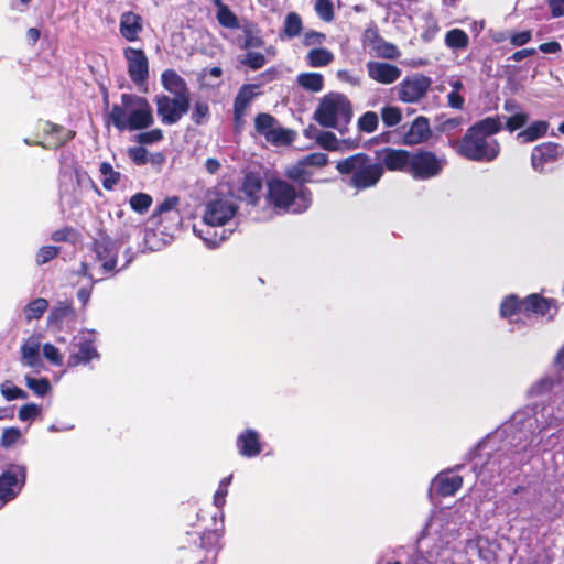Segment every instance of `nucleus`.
Here are the masks:
<instances>
[{
	"label": "nucleus",
	"mask_w": 564,
	"mask_h": 564,
	"mask_svg": "<svg viewBox=\"0 0 564 564\" xmlns=\"http://www.w3.org/2000/svg\"><path fill=\"white\" fill-rule=\"evenodd\" d=\"M541 419L547 416V420L541 421L538 413L533 409L527 408L516 412L511 420L505 424L503 432L512 433V445L514 452L512 457H505L499 460V465L503 469L509 470L511 466L516 467L527 463L530 457L538 454V451L531 447L532 436L536 430L542 431L551 426H556L561 422V417L553 415L552 410L543 408L540 413Z\"/></svg>",
	"instance_id": "obj_1"
},
{
	"label": "nucleus",
	"mask_w": 564,
	"mask_h": 564,
	"mask_svg": "<svg viewBox=\"0 0 564 564\" xmlns=\"http://www.w3.org/2000/svg\"><path fill=\"white\" fill-rule=\"evenodd\" d=\"M238 204L232 194H217L210 199L203 215L202 227L194 225L193 231L208 248H216L228 238L226 225L237 214Z\"/></svg>",
	"instance_id": "obj_2"
},
{
	"label": "nucleus",
	"mask_w": 564,
	"mask_h": 564,
	"mask_svg": "<svg viewBox=\"0 0 564 564\" xmlns=\"http://www.w3.org/2000/svg\"><path fill=\"white\" fill-rule=\"evenodd\" d=\"M112 124L120 131L142 130L153 123L152 107L140 96L123 94L121 105H115L109 113Z\"/></svg>",
	"instance_id": "obj_3"
},
{
	"label": "nucleus",
	"mask_w": 564,
	"mask_h": 564,
	"mask_svg": "<svg viewBox=\"0 0 564 564\" xmlns=\"http://www.w3.org/2000/svg\"><path fill=\"white\" fill-rule=\"evenodd\" d=\"M352 115V105L348 97L332 91L319 99L313 118L319 126L336 129L344 133L351 121Z\"/></svg>",
	"instance_id": "obj_4"
},
{
	"label": "nucleus",
	"mask_w": 564,
	"mask_h": 564,
	"mask_svg": "<svg viewBox=\"0 0 564 564\" xmlns=\"http://www.w3.org/2000/svg\"><path fill=\"white\" fill-rule=\"evenodd\" d=\"M336 169L343 175H347V184L357 191L375 186L383 174L381 163L372 162L371 159L358 153L345 160L338 161Z\"/></svg>",
	"instance_id": "obj_5"
},
{
	"label": "nucleus",
	"mask_w": 564,
	"mask_h": 564,
	"mask_svg": "<svg viewBox=\"0 0 564 564\" xmlns=\"http://www.w3.org/2000/svg\"><path fill=\"white\" fill-rule=\"evenodd\" d=\"M268 199L274 207L300 214L312 204V193L303 185L294 186L286 181L272 178L268 182Z\"/></svg>",
	"instance_id": "obj_6"
},
{
	"label": "nucleus",
	"mask_w": 564,
	"mask_h": 564,
	"mask_svg": "<svg viewBox=\"0 0 564 564\" xmlns=\"http://www.w3.org/2000/svg\"><path fill=\"white\" fill-rule=\"evenodd\" d=\"M456 152L470 161L491 162L500 153V144L496 139L486 138L468 129L460 141L452 142Z\"/></svg>",
	"instance_id": "obj_7"
},
{
	"label": "nucleus",
	"mask_w": 564,
	"mask_h": 564,
	"mask_svg": "<svg viewBox=\"0 0 564 564\" xmlns=\"http://www.w3.org/2000/svg\"><path fill=\"white\" fill-rule=\"evenodd\" d=\"M256 131L274 145L290 144L293 132L279 126L276 119L269 113H259L254 119Z\"/></svg>",
	"instance_id": "obj_8"
},
{
	"label": "nucleus",
	"mask_w": 564,
	"mask_h": 564,
	"mask_svg": "<svg viewBox=\"0 0 564 564\" xmlns=\"http://www.w3.org/2000/svg\"><path fill=\"white\" fill-rule=\"evenodd\" d=\"M158 115L164 124L176 123L189 109V96H174L171 98L165 95L155 97Z\"/></svg>",
	"instance_id": "obj_9"
},
{
	"label": "nucleus",
	"mask_w": 564,
	"mask_h": 564,
	"mask_svg": "<svg viewBox=\"0 0 564 564\" xmlns=\"http://www.w3.org/2000/svg\"><path fill=\"white\" fill-rule=\"evenodd\" d=\"M445 164L444 158L430 151H421L411 158L410 172L415 178L427 180L438 175Z\"/></svg>",
	"instance_id": "obj_10"
},
{
	"label": "nucleus",
	"mask_w": 564,
	"mask_h": 564,
	"mask_svg": "<svg viewBox=\"0 0 564 564\" xmlns=\"http://www.w3.org/2000/svg\"><path fill=\"white\" fill-rule=\"evenodd\" d=\"M431 84V78L422 74L405 77L397 87L398 98L405 104L419 102L427 94Z\"/></svg>",
	"instance_id": "obj_11"
},
{
	"label": "nucleus",
	"mask_w": 564,
	"mask_h": 564,
	"mask_svg": "<svg viewBox=\"0 0 564 564\" xmlns=\"http://www.w3.org/2000/svg\"><path fill=\"white\" fill-rule=\"evenodd\" d=\"M120 245L111 238L101 236L94 242L96 260L100 263L98 273L100 276L111 273L117 265V256Z\"/></svg>",
	"instance_id": "obj_12"
},
{
	"label": "nucleus",
	"mask_w": 564,
	"mask_h": 564,
	"mask_svg": "<svg viewBox=\"0 0 564 564\" xmlns=\"http://www.w3.org/2000/svg\"><path fill=\"white\" fill-rule=\"evenodd\" d=\"M25 471L21 467H11L0 475V508L12 500L21 490Z\"/></svg>",
	"instance_id": "obj_13"
},
{
	"label": "nucleus",
	"mask_w": 564,
	"mask_h": 564,
	"mask_svg": "<svg viewBox=\"0 0 564 564\" xmlns=\"http://www.w3.org/2000/svg\"><path fill=\"white\" fill-rule=\"evenodd\" d=\"M128 63V72L131 80L135 84H142L149 76L148 58L142 50L127 47L123 52Z\"/></svg>",
	"instance_id": "obj_14"
},
{
	"label": "nucleus",
	"mask_w": 564,
	"mask_h": 564,
	"mask_svg": "<svg viewBox=\"0 0 564 564\" xmlns=\"http://www.w3.org/2000/svg\"><path fill=\"white\" fill-rule=\"evenodd\" d=\"M563 154L564 150L558 143L545 142L539 144L532 150V169L539 173H542L546 164L557 161L563 156Z\"/></svg>",
	"instance_id": "obj_15"
},
{
	"label": "nucleus",
	"mask_w": 564,
	"mask_h": 564,
	"mask_svg": "<svg viewBox=\"0 0 564 564\" xmlns=\"http://www.w3.org/2000/svg\"><path fill=\"white\" fill-rule=\"evenodd\" d=\"M366 69L369 78L382 85H391L402 75V70L397 65L386 62L369 61Z\"/></svg>",
	"instance_id": "obj_16"
},
{
	"label": "nucleus",
	"mask_w": 564,
	"mask_h": 564,
	"mask_svg": "<svg viewBox=\"0 0 564 564\" xmlns=\"http://www.w3.org/2000/svg\"><path fill=\"white\" fill-rule=\"evenodd\" d=\"M462 522V516L456 509L444 508L435 512L429 523L426 524L427 530H434L440 532L444 530L446 532H456L458 524Z\"/></svg>",
	"instance_id": "obj_17"
},
{
	"label": "nucleus",
	"mask_w": 564,
	"mask_h": 564,
	"mask_svg": "<svg viewBox=\"0 0 564 564\" xmlns=\"http://www.w3.org/2000/svg\"><path fill=\"white\" fill-rule=\"evenodd\" d=\"M259 86L257 85H243L234 101V120L236 127H240L243 124V119L247 112V109L251 105L254 97L258 95Z\"/></svg>",
	"instance_id": "obj_18"
},
{
	"label": "nucleus",
	"mask_w": 564,
	"mask_h": 564,
	"mask_svg": "<svg viewBox=\"0 0 564 564\" xmlns=\"http://www.w3.org/2000/svg\"><path fill=\"white\" fill-rule=\"evenodd\" d=\"M432 137L430 120L424 116L416 117L409 130L403 135V143L406 145H416L427 142Z\"/></svg>",
	"instance_id": "obj_19"
},
{
	"label": "nucleus",
	"mask_w": 564,
	"mask_h": 564,
	"mask_svg": "<svg viewBox=\"0 0 564 564\" xmlns=\"http://www.w3.org/2000/svg\"><path fill=\"white\" fill-rule=\"evenodd\" d=\"M75 345L78 347V351L70 355L68 360L69 366L75 367L80 364H87L91 359L99 357L94 346L93 334L90 332L79 337Z\"/></svg>",
	"instance_id": "obj_20"
},
{
	"label": "nucleus",
	"mask_w": 564,
	"mask_h": 564,
	"mask_svg": "<svg viewBox=\"0 0 564 564\" xmlns=\"http://www.w3.org/2000/svg\"><path fill=\"white\" fill-rule=\"evenodd\" d=\"M378 156L381 161V165L384 164V166L391 171H401L408 165L410 166L411 158L405 150L387 148L378 152Z\"/></svg>",
	"instance_id": "obj_21"
},
{
	"label": "nucleus",
	"mask_w": 564,
	"mask_h": 564,
	"mask_svg": "<svg viewBox=\"0 0 564 564\" xmlns=\"http://www.w3.org/2000/svg\"><path fill=\"white\" fill-rule=\"evenodd\" d=\"M142 18L131 11L123 12L120 17V33L129 42L138 40L142 31Z\"/></svg>",
	"instance_id": "obj_22"
},
{
	"label": "nucleus",
	"mask_w": 564,
	"mask_h": 564,
	"mask_svg": "<svg viewBox=\"0 0 564 564\" xmlns=\"http://www.w3.org/2000/svg\"><path fill=\"white\" fill-rule=\"evenodd\" d=\"M463 485V478L459 475L442 473L438 474L432 487L442 496H453Z\"/></svg>",
	"instance_id": "obj_23"
},
{
	"label": "nucleus",
	"mask_w": 564,
	"mask_h": 564,
	"mask_svg": "<svg viewBox=\"0 0 564 564\" xmlns=\"http://www.w3.org/2000/svg\"><path fill=\"white\" fill-rule=\"evenodd\" d=\"M40 346V337L35 335L29 337L23 343L21 346V359L25 366L31 368L41 367Z\"/></svg>",
	"instance_id": "obj_24"
},
{
	"label": "nucleus",
	"mask_w": 564,
	"mask_h": 564,
	"mask_svg": "<svg viewBox=\"0 0 564 564\" xmlns=\"http://www.w3.org/2000/svg\"><path fill=\"white\" fill-rule=\"evenodd\" d=\"M237 447L239 453L246 457H253L260 454L261 446L257 432L247 430L245 433L240 434L237 438Z\"/></svg>",
	"instance_id": "obj_25"
},
{
	"label": "nucleus",
	"mask_w": 564,
	"mask_h": 564,
	"mask_svg": "<svg viewBox=\"0 0 564 564\" xmlns=\"http://www.w3.org/2000/svg\"><path fill=\"white\" fill-rule=\"evenodd\" d=\"M552 308L556 311L554 301L541 297L539 294H531L523 301V312L525 313L544 316L551 314Z\"/></svg>",
	"instance_id": "obj_26"
},
{
	"label": "nucleus",
	"mask_w": 564,
	"mask_h": 564,
	"mask_svg": "<svg viewBox=\"0 0 564 564\" xmlns=\"http://www.w3.org/2000/svg\"><path fill=\"white\" fill-rule=\"evenodd\" d=\"M161 80L163 87L174 96H189L185 80L176 72H163Z\"/></svg>",
	"instance_id": "obj_27"
},
{
	"label": "nucleus",
	"mask_w": 564,
	"mask_h": 564,
	"mask_svg": "<svg viewBox=\"0 0 564 564\" xmlns=\"http://www.w3.org/2000/svg\"><path fill=\"white\" fill-rule=\"evenodd\" d=\"M451 91L447 94V106L460 110L465 105V97L462 94L465 89L463 80L458 76H451L447 79Z\"/></svg>",
	"instance_id": "obj_28"
},
{
	"label": "nucleus",
	"mask_w": 564,
	"mask_h": 564,
	"mask_svg": "<svg viewBox=\"0 0 564 564\" xmlns=\"http://www.w3.org/2000/svg\"><path fill=\"white\" fill-rule=\"evenodd\" d=\"M47 128L48 137L44 141V147L46 148H56L74 137V132L70 130H66L59 126L52 124L50 122L45 123Z\"/></svg>",
	"instance_id": "obj_29"
},
{
	"label": "nucleus",
	"mask_w": 564,
	"mask_h": 564,
	"mask_svg": "<svg viewBox=\"0 0 564 564\" xmlns=\"http://www.w3.org/2000/svg\"><path fill=\"white\" fill-rule=\"evenodd\" d=\"M303 30L302 18L296 12H289L285 15L283 28L280 33L281 40H292L301 34Z\"/></svg>",
	"instance_id": "obj_30"
},
{
	"label": "nucleus",
	"mask_w": 564,
	"mask_h": 564,
	"mask_svg": "<svg viewBox=\"0 0 564 564\" xmlns=\"http://www.w3.org/2000/svg\"><path fill=\"white\" fill-rule=\"evenodd\" d=\"M547 130H549L547 121H543V120L534 121L528 128L520 131L517 134V139L521 143H530V142H533V141L546 135Z\"/></svg>",
	"instance_id": "obj_31"
},
{
	"label": "nucleus",
	"mask_w": 564,
	"mask_h": 564,
	"mask_svg": "<svg viewBox=\"0 0 564 564\" xmlns=\"http://www.w3.org/2000/svg\"><path fill=\"white\" fill-rule=\"evenodd\" d=\"M317 144L328 151H343L350 149L352 143L348 140H338L333 132L322 131L316 135Z\"/></svg>",
	"instance_id": "obj_32"
},
{
	"label": "nucleus",
	"mask_w": 564,
	"mask_h": 564,
	"mask_svg": "<svg viewBox=\"0 0 564 564\" xmlns=\"http://www.w3.org/2000/svg\"><path fill=\"white\" fill-rule=\"evenodd\" d=\"M78 274L86 276L89 280V286H82L77 291V299L82 303L83 306H86L89 302L93 286L97 281L102 280V276L95 278L94 268L89 267L87 263H82Z\"/></svg>",
	"instance_id": "obj_33"
},
{
	"label": "nucleus",
	"mask_w": 564,
	"mask_h": 564,
	"mask_svg": "<svg viewBox=\"0 0 564 564\" xmlns=\"http://www.w3.org/2000/svg\"><path fill=\"white\" fill-rule=\"evenodd\" d=\"M217 9L216 19L218 23L227 29H239V20L237 15L221 0H212Z\"/></svg>",
	"instance_id": "obj_34"
},
{
	"label": "nucleus",
	"mask_w": 564,
	"mask_h": 564,
	"mask_svg": "<svg viewBox=\"0 0 564 564\" xmlns=\"http://www.w3.org/2000/svg\"><path fill=\"white\" fill-rule=\"evenodd\" d=\"M470 129L475 132L490 138L502 129V119L499 116L487 117L474 123Z\"/></svg>",
	"instance_id": "obj_35"
},
{
	"label": "nucleus",
	"mask_w": 564,
	"mask_h": 564,
	"mask_svg": "<svg viewBox=\"0 0 564 564\" xmlns=\"http://www.w3.org/2000/svg\"><path fill=\"white\" fill-rule=\"evenodd\" d=\"M76 316L75 310L70 302H59L57 303L47 317V322L50 325H59L64 319L70 318L74 319Z\"/></svg>",
	"instance_id": "obj_36"
},
{
	"label": "nucleus",
	"mask_w": 564,
	"mask_h": 564,
	"mask_svg": "<svg viewBox=\"0 0 564 564\" xmlns=\"http://www.w3.org/2000/svg\"><path fill=\"white\" fill-rule=\"evenodd\" d=\"M305 59L311 67H325L334 61V54L327 48L316 47L307 53Z\"/></svg>",
	"instance_id": "obj_37"
},
{
	"label": "nucleus",
	"mask_w": 564,
	"mask_h": 564,
	"mask_svg": "<svg viewBox=\"0 0 564 564\" xmlns=\"http://www.w3.org/2000/svg\"><path fill=\"white\" fill-rule=\"evenodd\" d=\"M445 45L452 51L465 50L469 44V36L462 29H452L445 34Z\"/></svg>",
	"instance_id": "obj_38"
},
{
	"label": "nucleus",
	"mask_w": 564,
	"mask_h": 564,
	"mask_svg": "<svg viewBox=\"0 0 564 564\" xmlns=\"http://www.w3.org/2000/svg\"><path fill=\"white\" fill-rule=\"evenodd\" d=\"M417 28L421 31V39L424 42H431L440 31L436 19L429 12L422 14V24Z\"/></svg>",
	"instance_id": "obj_39"
},
{
	"label": "nucleus",
	"mask_w": 564,
	"mask_h": 564,
	"mask_svg": "<svg viewBox=\"0 0 564 564\" xmlns=\"http://www.w3.org/2000/svg\"><path fill=\"white\" fill-rule=\"evenodd\" d=\"M297 84L306 90L318 93L324 87V77L318 73H302L297 76Z\"/></svg>",
	"instance_id": "obj_40"
},
{
	"label": "nucleus",
	"mask_w": 564,
	"mask_h": 564,
	"mask_svg": "<svg viewBox=\"0 0 564 564\" xmlns=\"http://www.w3.org/2000/svg\"><path fill=\"white\" fill-rule=\"evenodd\" d=\"M262 189L261 178L254 174L246 175L242 184L243 193L250 198L252 203H256L259 194Z\"/></svg>",
	"instance_id": "obj_41"
},
{
	"label": "nucleus",
	"mask_w": 564,
	"mask_h": 564,
	"mask_svg": "<svg viewBox=\"0 0 564 564\" xmlns=\"http://www.w3.org/2000/svg\"><path fill=\"white\" fill-rule=\"evenodd\" d=\"M243 37L239 41V46L243 50L257 48L263 45V41L260 37L258 31L252 25H245L242 28Z\"/></svg>",
	"instance_id": "obj_42"
},
{
	"label": "nucleus",
	"mask_w": 564,
	"mask_h": 564,
	"mask_svg": "<svg viewBox=\"0 0 564 564\" xmlns=\"http://www.w3.org/2000/svg\"><path fill=\"white\" fill-rule=\"evenodd\" d=\"M47 307H48V302L43 297H37V299L33 300L32 302H30L24 307V311H23L24 316L28 322H31L33 319H39L42 317V315L47 310Z\"/></svg>",
	"instance_id": "obj_43"
},
{
	"label": "nucleus",
	"mask_w": 564,
	"mask_h": 564,
	"mask_svg": "<svg viewBox=\"0 0 564 564\" xmlns=\"http://www.w3.org/2000/svg\"><path fill=\"white\" fill-rule=\"evenodd\" d=\"M371 54L384 59H397L401 56V51L392 43L383 39L375 46Z\"/></svg>",
	"instance_id": "obj_44"
},
{
	"label": "nucleus",
	"mask_w": 564,
	"mask_h": 564,
	"mask_svg": "<svg viewBox=\"0 0 564 564\" xmlns=\"http://www.w3.org/2000/svg\"><path fill=\"white\" fill-rule=\"evenodd\" d=\"M313 173L303 163L297 161L296 164L286 170V176L303 185L311 181Z\"/></svg>",
	"instance_id": "obj_45"
},
{
	"label": "nucleus",
	"mask_w": 564,
	"mask_h": 564,
	"mask_svg": "<svg viewBox=\"0 0 564 564\" xmlns=\"http://www.w3.org/2000/svg\"><path fill=\"white\" fill-rule=\"evenodd\" d=\"M102 176V185L106 189H112L120 180V173L115 171L110 163L102 162L99 166Z\"/></svg>",
	"instance_id": "obj_46"
},
{
	"label": "nucleus",
	"mask_w": 564,
	"mask_h": 564,
	"mask_svg": "<svg viewBox=\"0 0 564 564\" xmlns=\"http://www.w3.org/2000/svg\"><path fill=\"white\" fill-rule=\"evenodd\" d=\"M521 312H523V301L519 302L517 296L510 295L502 301L500 306L502 317H512Z\"/></svg>",
	"instance_id": "obj_47"
},
{
	"label": "nucleus",
	"mask_w": 564,
	"mask_h": 564,
	"mask_svg": "<svg viewBox=\"0 0 564 564\" xmlns=\"http://www.w3.org/2000/svg\"><path fill=\"white\" fill-rule=\"evenodd\" d=\"M0 392L7 401L24 400L28 398V393L21 388L14 386L11 381H4L0 387Z\"/></svg>",
	"instance_id": "obj_48"
},
{
	"label": "nucleus",
	"mask_w": 564,
	"mask_h": 564,
	"mask_svg": "<svg viewBox=\"0 0 564 564\" xmlns=\"http://www.w3.org/2000/svg\"><path fill=\"white\" fill-rule=\"evenodd\" d=\"M381 118L387 127H394L402 120V111L395 106H386L381 109Z\"/></svg>",
	"instance_id": "obj_49"
},
{
	"label": "nucleus",
	"mask_w": 564,
	"mask_h": 564,
	"mask_svg": "<svg viewBox=\"0 0 564 564\" xmlns=\"http://www.w3.org/2000/svg\"><path fill=\"white\" fill-rule=\"evenodd\" d=\"M378 122V115L373 111H367L358 119V128L365 133H372L376 131Z\"/></svg>",
	"instance_id": "obj_50"
},
{
	"label": "nucleus",
	"mask_w": 564,
	"mask_h": 564,
	"mask_svg": "<svg viewBox=\"0 0 564 564\" xmlns=\"http://www.w3.org/2000/svg\"><path fill=\"white\" fill-rule=\"evenodd\" d=\"M25 383L39 397H44L51 390V384L45 378L35 379L26 376Z\"/></svg>",
	"instance_id": "obj_51"
},
{
	"label": "nucleus",
	"mask_w": 564,
	"mask_h": 564,
	"mask_svg": "<svg viewBox=\"0 0 564 564\" xmlns=\"http://www.w3.org/2000/svg\"><path fill=\"white\" fill-rule=\"evenodd\" d=\"M314 9L323 21L330 22L334 19V6L330 0H316Z\"/></svg>",
	"instance_id": "obj_52"
},
{
	"label": "nucleus",
	"mask_w": 564,
	"mask_h": 564,
	"mask_svg": "<svg viewBox=\"0 0 564 564\" xmlns=\"http://www.w3.org/2000/svg\"><path fill=\"white\" fill-rule=\"evenodd\" d=\"M152 204V197L144 193H138L130 198V206L133 210L143 214Z\"/></svg>",
	"instance_id": "obj_53"
},
{
	"label": "nucleus",
	"mask_w": 564,
	"mask_h": 564,
	"mask_svg": "<svg viewBox=\"0 0 564 564\" xmlns=\"http://www.w3.org/2000/svg\"><path fill=\"white\" fill-rule=\"evenodd\" d=\"M299 161L307 167H322L328 162V156L325 153L315 152L305 155Z\"/></svg>",
	"instance_id": "obj_54"
},
{
	"label": "nucleus",
	"mask_w": 564,
	"mask_h": 564,
	"mask_svg": "<svg viewBox=\"0 0 564 564\" xmlns=\"http://www.w3.org/2000/svg\"><path fill=\"white\" fill-rule=\"evenodd\" d=\"M528 120L529 116L525 112H516L506 119V128L508 131L513 132L524 127Z\"/></svg>",
	"instance_id": "obj_55"
},
{
	"label": "nucleus",
	"mask_w": 564,
	"mask_h": 564,
	"mask_svg": "<svg viewBox=\"0 0 564 564\" xmlns=\"http://www.w3.org/2000/svg\"><path fill=\"white\" fill-rule=\"evenodd\" d=\"M208 117H209V107H208L207 102L197 101L194 105V109L192 112V120L196 124H203L204 122H206Z\"/></svg>",
	"instance_id": "obj_56"
},
{
	"label": "nucleus",
	"mask_w": 564,
	"mask_h": 564,
	"mask_svg": "<svg viewBox=\"0 0 564 564\" xmlns=\"http://www.w3.org/2000/svg\"><path fill=\"white\" fill-rule=\"evenodd\" d=\"M241 63L256 70L265 64V57L262 53L248 52Z\"/></svg>",
	"instance_id": "obj_57"
},
{
	"label": "nucleus",
	"mask_w": 564,
	"mask_h": 564,
	"mask_svg": "<svg viewBox=\"0 0 564 564\" xmlns=\"http://www.w3.org/2000/svg\"><path fill=\"white\" fill-rule=\"evenodd\" d=\"M21 432L17 427H8L2 432L0 444L3 447H10L21 438Z\"/></svg>",
	"instance_id": "obj_58"
},
{
	"label": "nucleus",
	"mask_w": 564,
	"mask_h": 564,
	"mask_svg": "<svg viewBox=\"0 0 564 564\" xmlns=\"http://www.w3.org/2000/svg\"><path fill=\"white\" fill-rule=\"evenodd\" d=\"M382 40L376 28H368L362 34V44L365 47L370 48V53L376 45Z\"/></svg>",
	"instance_id": "obj_59"
},
{
	"label": "nucleus",
	"mask_w": 564,
	"mask_h": 564,
	"mask_svg": "<svg viewBox=\"0 0 564 564\" xmlns=\"http://www.w3.org/2000/svg\"><path fill=\"white\" fill-rule=\"evenodd\" d=\"M326 41V35L318 31L310 30L304 33L302 43L304 46L322 45Z\"/></svg>",
	"instance_id": "obj_60"
},
{
	"label": "nucleus",
	"mask_w": 564,
	"mask_h": 564,
	"mask_svg": "<svg viewBox=\"0 0 564 564\" xmlns=\"http://www.w3.org/2000/svg\"><path fill=\"white\" fill-rule=\"evenodd\" d=\"M163 138L161 129H153L147 132H141L137 135V141L141 144H152L159 142Z\"/></svg>",
	"instance_id": "obj_61"
},
{
	"label": "nucleus",
	"mask_w": 564,
	"mask_h": 564,
	"mask_svg": "<svg viewBox=\"0 0 564 564\" xmlns=\"http://www.w3.org/2000/svg\"><path fill=\"white\" fill-rule=\"evenodd\" d=\"M43 356L55 366H61L63 364V357L59 354V350L52 344H45L43 346Z\"/></svg>",
	"instance_id": "obj_62"
},
{
	"label": "nucleus",
	"mask_w": 564,
	"mask_h": 564,
	"mask_svg": "<svg viewBox=\"0 0 564 564\" xmlns=\"http://www.w3.org/2000/svg\"><path fill=\"white\" fill-rule=\"evenodd\" d=\"M58 254V248L54 246L42 247L36 254V263L44 264Z\"/></svg>",
	"instance_id": "obj_63"
},
{
	"label": "nucleus",
	"mask_w": 564,
	"mask_h": 564,
	"mask_svg": "<svg viewBox=\"0 0 564 564\" xmlns=\"http://www.w3.org/2000/svg\"><path fill=\"white\" fill-rule=\"evenodd\" d=\"M40 412L41 409L39 405L34 403H29L21 406L18 416L21 421H29L34 420L40 414Z\"/></svg>",
	"instance_id": "obj_64"
}]
</instances>
